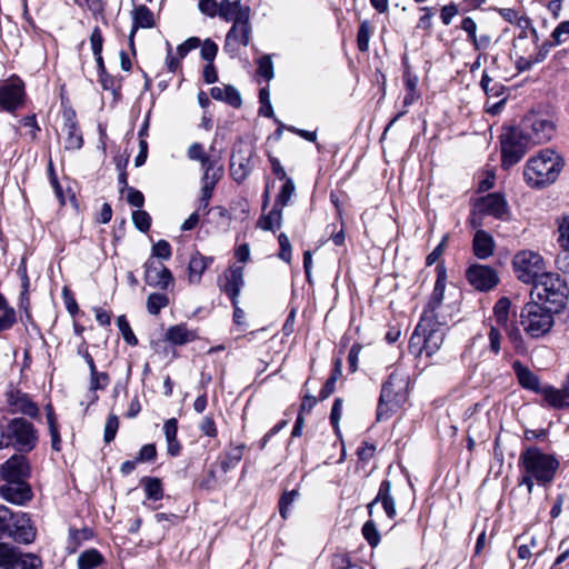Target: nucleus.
Returning <instances> with one entry per match:
<instances>
[{
    "instance_id": "5701e85b",
    "label": "nucleus",
    "mask_w": 569,
    "mask_h": 569,
    "mask_svg": "<svg viewBox=\"0 0 569 569\" xmlns=\"http://www.w3.org/2000/svg\"><path fill=\"white\" fill-rule=\"evenodd\" d=\"M425 311L421 315L420 322L416 327L409 340V352L418 359L417 367L422 363L423 351L427 348V326L423 325Z\"/></svg>"
},
{
    "instance_id": "e433bc0d",
    "label": "nucleus",
    "mask_w": 569,
    "mask_h": 569,
    "mask_svg": "<svg viewBox=\"0 0 569 569\" xmlns=\"http://www.w3.org/2000/svg\"><path fill=\"white\" fill-rule=\"evenodd\" d=\"M282 208L274 206L267 216L259 219L258 224L263 230H274L281 226Z\"/></svg>"
},
{
    "instance_id": "8fccbe9b",
    "label": "nucleus",
    "mask_w": 569,
    "mask_h": 569,
    "mask_svg": "<svg viewBox=\"0 0 569 569\" xmlns=\"http://www.w3.org/2000/svg\"><path fill=\"white\" fill-rule=\"evenodd\" d=\"M110 382V378L106 372L96 371L90 375V390H103Z\"/></svg>"
},
{
    "instance_id": "4c0bfd02",
    "label": "nucleus",
    "mask_w": 569,
    "mask_h": 569,
    "mask_svg": "<svg viewBox=\"0 0 569 569\" xmlns=\"http://www.w3.org/2000/svg\"><path fill=\"white\" fill-rule=\"evenodd\" d=\"M296 191V186L293 180L287 179L284 180V183L282 184L276 200V206L283 208L289 204L291 201V198L293 197Z\"/></svg>"
},
{
    "instance_id": "1a4fd4ad",
    "label": "nucleus",
    "mask_w": 569,
    "mask_h": 569,
    "mask_svg": "<svg viewBox=\"0 0 569 569\" xmlns=\"http://www.w3.org/2000/svg\"><path fill=\"white\" fill-rule=\"evenodd\" d=\"M9 422L12 447L20 452H29L39 441L38 430L24 418H13Z\"/></svg>"
},
{
    "instance_id": "cd10ccee",
    "label": "nucleus",
    "mask_w": 569,
    "mask_h": 569,
    "mask_svg": "<svg viewBox=\"0 0 569 569\" xmlns=\"http://www.w3.org/2000/svg\"><path fill=\"white\" fill-rule=\"evenodd\" d=\"M212 261L213 259L211 257L202 256L200 252L192 254L188 266L189 282L199 283L202 273L212 263Z\"/></svg>"
},
{
    "instance_id": "2f4dec72",
    "label": "nucleus",
    "mask_w": 569,
    "mask_h": 569,
    "mask_svg": "<svg viewBox=\"0 0 569 569\" xmlns=\"http://www.w3.org/2000/svg\"><path fill=\"white\" fill-rule=\"evenodd\" d=\"M166 338L173 345H184L196 339V333L186 325L172 326L167 330Z\"/></svg>"
},
{
    "instance_id": "603ef678",
    "label": "nucleus",
    "mask_w": 569,
    "mask_h": 569,
    "mask_svg": "<svg viewBox=\"0 0 569 569\" xmlns=\"http://www.w3.org/2000/svg\"><path fill=\"white\" fill-rule=\"evenodd\" d=\"M258 73L266 80H270L273 77V64L269 56H262L258 60Z\"/></svg>"
},
{
    "instance_id": "6e6552de",
    "label": "nucleus",
    "mask_w": 569,
    "mask_h": 569,
    "mask_svg": "<svg viewBox=\"0 0 569 569\" xmlns=\"http://www.w3.org/2000/svg\"><path fill=\"white\" fill-rule=\"evenodd\" d=\"M533 144L518 128H512L501 136L502 167L508 169L520 161Z\"/></svg>"
},
{
    "instance_id": "f3484780",
    "label": "nucleus",
    "mask_w": 569,
    "mask_h": 569,
    "mask_svg": "<svg viewBox=\"0 0 569 569\" xmlns=\"http://www.w3.org/2000/svg\"><path fill=\"white\" fill-rule=\"evenodd\" d=\"M0 496L10 503L21 506L31 500L32 490L27 481H14L1 485Z\"/></svg>"
},
{
    "instance_id": "72a5a7b5",
    "label": "nucleus",
    "mask_w": 569,
    "mask_h": 569,
    "mask_svg": "<svg viewBox=\"0 0 569 569\" xmlns=\"http://www.w3.org/2000/svg\"><path fill=\"white\" fill-rule=\"evenodd\" d=\"M437 271V280L433 287L432 291V303L435 306H439L442 302L443 299V292L446 288L447 282V269L442 263L437 264L436 267Z\"/></svg>"
},
{
    "instance_id": "6e6d98bb",
    "label": "nucleus",
    "mask_w": 569,
    "mask_h": 569,
    "mask_svg": "<svg viewBox=\"0 0 569 569\" xmlns=\"http://www.w3.org/2000/svg\"><path fill=\"white\" fill-rule=\"evenodd\" d=\"M298 492L296 490L284 492L279 501V512L283 519L289 515V506L295 501Z\"/></svg>"
},
{
    "instance_id": "bb28decb",
    "label": "nucleus",
    "mask_w": 569,
    "mask_h": 569,
    "mask_svg": "<svg viewBox=\"0 0 569 569\" xmlns=\"http://www.w3.org/2000/svg\"><path fill=\"white\" fill-rule=\"evenodd\" d=\"M512 368L521 387L540 393L542 387L539 379L528 367L517 360L512 363Z\"/></svg>"
},
{
    "instance_id": "c756f323",
    "label": "nucleus",
    "mask_w": 569,
    "mask_h": 569,
    "mask_svg": "<svg viewBox=\"0 0 569 569\" xmlns=\"http://www.w3.org/2000/svg\"><path fill=\"white\" fill-rule=\"evenodd\" d=\"M210 94L214 100L224 101L233 108H239L242 102L239 91L232 86L213 87Z\"/></svg>"
},
{
    "instance_id": "0eeeda50",
    "label": "nucleus",
    "mask_w": 569,
    "mask_h": 569,
    "mask_svg": "<svg viewBox=\"0 0 569 569\" xmlns=\"http://www.w3.org/2000/svg\"><path fill=\"white\" fill-rule=\"evenodd\" d=\"M519 129L532 144H539L553 137L556 123L551 114L531 111L523 117Z\"/></svg>"
},
{
    "instance_id": "4be33fe9",
    "label": "nucleus",
    "mask_w": 569,
    "mask_h": 569,
    "mask_svg": "<svg viewBox=\"0 0 569 569\" xmlns=\"http://www.w3.org/2000/svg\"><path fill=\"white\" fill-rule=\"evenodd\" d=\"M377 502L382 505L386 515L390 519L396 517V503L391 492V482L389 480H383L380 483L377 497L368 505L369 515H372V508Z\"/></svg>"
},
{
    "instance_id": "b1692460",
    "label": "nucleus",
    "mask_w": 569,
    "mask_h": 569,
    "mask_svg": "<svg viewBox=\"0 0 569 569\" xmlns=\"http://www.w3.org/2000/svg\"><path fill=\"white\" fill-rule=\"evenodd\" d=\"M226 283L223 284V291L230 297L232 305H236L237 298L244 283L243 280V267L232 266L226 273Z\"/></svg>"
},
{
    "instance_id": "2eb2a0df",
    "label": "nucleus",
    "mask_w": 569,
    "mask_h": 569,
    "mask_svg": "<svg viewBox=\"0 0 569 569\" xmlns=\"http://www.w3.org/2000/svg\"><path fill=\"white\" fill-rule=\"evenodd\" d=\"M469 283L477 290L488 291L498 284L499 278L496 270L483 264H473L467 270Z\"/></svg>"
},
{
    "instance_id": "f704fd0d",
    "label": "nucleus",
    "mask_w": 569,
    "mask_h": 569,
    "mask_svg": "<svg viewBox=\"0 0 569 569\" xmlns=\"http://www.w3.org/2000/svg\"><path fill=\"white\" fill-rule=\"evenodd\" d=\"M231 174L236 181H242L250 171L249 158L233 154L230 162Z\"/></svg>"
},
{
    "instance_id": "20e7f679",
    "label": "nucleus",
    "mask_w": 569,
    "mask_h": 569,
    "mask_svg": "<svg viewBox=\"0 0 569 569\" xmlns=\"http://www.w3.org/2000/svg\"><path fill=\"white\" fill-rule=\"evenodd\" d=\"M547 305L555 313L560 312L569 299L566 281L557 273H543L532 288L531 295Z\"/></svg>"
},
{
    "instance_id": "f8f14e48",
    "label": "nucleus",
    "mask_w": 569,
    "mask_h": 569,
    "mask_svg": "<svg viewBox=\"0 0 569 569\" xmlns=\"http://www.w3.org/2000/svg\"><path fill=\"white\" fill-rule=\"evenodd\" d=\"M24 86L18 77H11L0 83V109L14 112L24 103Z\"/></svg>"
},
{
    "instance_id": "f257e3e1",
    "label": "nucleus",
    "mask_w": 569,
    "mask_h": 569,
    "mask_svg": "<svg viewBox=\"0 0 569 569\" xmlns=\"http://www.w3.org/2000/svg\"><path fill=\"white\" fill-rule=\"evenodd\" d=\"M521 470L520 486H526L528 493L538 486L548 487L555 480L560 462L553 455L545 453L536 446L526 447L519 456Z\"/></svg>"
},
{
    "instance_id": "7ed1b4c3",
    "label": "nucleus",
    "mask_w": 569,
    "mask_h": 569,
    "mask_svg": "<svg viewBox=\"0 0 569 569\" xmlns=\"http://www.w3.org/2000/svg\"><path fill=\"white\" fill-rule=\"evenodd\" d=\"M409 379L402 372H392L382 385L377 408L378 421L389 419L408 400Z\"/></svg>"
},
{
    "instance_id": "dca6fc26",
    "label": "nucleus",
    "mask_w": 569,
    "mask_h": 569,
    "mask_svg": "<svg viewBox=\"0 0 569 569\" xmlns=\"http://www.w3.org/2000/svg\"><path fill=\"white\" fill-rule=\"evenodd\" d=\"M144 281L150 287L167 289L173 282V277L161 262L149 259L144 263Z\"/></svg>"
},
{
    "instance_id": "bf43d9fd",
    "label": "nucleus",
    "mask_w": 569,
    "mask_h": 569,
    "mask_svg": "<svg viewBox=\"0 0 569 569\" xmlns=\"http://www.w3.org/2000/svg\"><path fill=\"white\" fill-rule=\"evenodd\" d=\"M152 256L160 259H169L171 257V246L166 240H159L152 247Z\"/></svg>"
},
{
    "instance_id": "ddd939ff",
    "label": "nucleus",
    "mask_w": 569,
    "mask_h": 569,
    "mask_svg": "<svg viewBox=\"0 0 569 569\" xmlns=\"http://www.w3.org/2000/svg\"><path fill=\"white\" fill-rule=\"evenodd\" d=\"M4 396L10 413H21L30 418H37L39 416V407L30 399L28 393L10 386Z\"/></svg>"
},
{
    "instance_id": "c9c22d12",
    "label": "nucleus",
    "mask_w": 569,
    "mask_h": 569,
    "mask_svg": "<svg viewBox=\"0 0 569 569\" xmlns=\"http://www.w3.org/2000/svg\"><path fill=\"white\" fill-rule=\"evenodd\" d=\"M103 561L102 555L96 549H89L80 553L78 558L79 569H93Z\"/></svg>"
},
{
    "instance_id": "c03bdc74",
    "label": "nucleus",
    "mask_w": 569,
    "mask_h": 569,
    "mask_svg": "<svg viewBox=\"0 0 569 569\" xmlns=\"http://www.w3.org/2000/svg\"><path fill=\"white\" fill-rule=\"evenodd\" d=\"M372 33V28L369 21L365 20L360 23L358 34H357V46L358 49L362 52L368 51L369 49V40Z\"/></svg>"
},
{
    "instance_id": "a878e982",
    "label": "nucleus",
    "mask_w": 569,
    "mask_h": 569,
    "mask_svg": "<svg viewBox=\"0 0 569 569\" xmlns=\"http://www.w3.org/2000/svg\"><path fill=\"white\" fill-rule=\"evenodd\" d=\"M540 393L543 396L548 405L555 409L569 407V389L566 385L561 389H557L551 386H545L542 387Z\"/></svg>"
},
{
    "instance_id": "49530a36",
    "label": "nucleus",
    "mask_w": 569,
    "mask_h": 569,
    "mask_svg": "<svg viewBox=\"0 0 569 569\" xmlns=\"http://www.w3.org/2000/svg\"><path fill=\"white\" fill-rule=\"evenodd\" d=\"M117 325L124 341L130 346H136L138 343V339L134 336L127 318L124 316H119L117 319Z\"/></svg>"
},
{
    "instance_id": "4468645a",
    "label": "nucleus",
    "mask_w": 569,
    "mask_h": 569,
    "mask_svg": "<svg viewBox=\"0 0 569 569\" xmlns=\"http://www.w3.org/2000/svg\"><path fill=\"white\" fill-rule=\"evenodd\" d=\"M0 475L4 483L27 481L30 475L27 458L22 455H13L0 466Z\"/></svg>"
},
{
    "instance_id": "39448f33",
    "label": "nucleus",
    "mask_w": 569,
    "mask_h": 569,
    "mask_svg": "<svg viewBox=\"0 0 569 569\" xmlns=\"http://www.w3.org/2000/svg\"><path fill=\"white\" fill-rule=\"evenodd\" d=\"M37 535L31 519L26 512H13L6 506H0V538L7 537L18 543L29 545Z\"/></svg>"
},
{
    "instance_id": "473e14b6",
    "label": "nucleus",
    "mask_w": 569,
    "mask_h": 569,
    "mask_svg": "<svg viewBox=\"0 0 569 569\" xmlns=\"http://www.w3.org/2000/svg\"><path fill=\"white\" fill-rule=\"evenodd\" d=\"M480 87L488 98H499L503 96L506 87L498 80L489 76L485 70L480 80Z\"/></svg>"
},
{
    "instance_id": "338daca9",
    "label": "nucleus",
    "mask_w": 569,
    "mask_h": 569,
    "mask_svg": "<svg viewBox=\"0 0 569 569\" xmlns=\"http://www.w3.org/2000/svg\"><path fill=\"white\" fill-rule=\"evenodd\" d=\"M91 48L94 56H99L102 51V36L99 28H94L90 36Z\"/></svg>"
},
{
    "instance_id": "aec40b11",
    "label": "nucleus",
    "mask_w": 569,
    "mask_h": 569,
    "mask_svg": "<svg viewBox=\"0 0 569 569\" xmlns=\"http://www.w3.org/2000/svg\"><path fill=\"white\" fill-rule=\"evenodd\" d=\"M132 28L129 34V43L131 49L134 47V34L138 31L139 28L150 29L153 28L154 22V16L152 11L147 8L144 4H140L136 7L132 12Z\"/></svg>"
},
{
    "instance_id": "a211bd4d",
    "label": "nucleus",
    "mask_w": 569,
    "mask_h": 569,
    "mask_svg": "<svg viewBox=\"0 0 569 569\" xmlns=\"http://www.w3.org/2000/svg\"><path fill=\"white\" fill-rule=\"evenodd\" d=\"M218 16L224 21H231L233 24H239L250 21V8L248 6H242L240 0H222L220 1Z\"/></svg>"
},
{
    "instance_id": "79ce46f5",
    "label": "nucleus",
    "mask_w": 569,
    "mask_h": 569,
    "mask_svg": "<svg viewBox=\"0 0 569 569\" xmlns=\"http://www.w3.org/2000/svg\"><path fill=\"white\" fill-rule=\"evenodd\" d=\"M510 306H511V302L506 297L500 298L496 302L495 308H493V313H495L498 325H500V326L507 325Z\"/></svg>"
},
{
    "instance_id": "393cba45",
    "label": "nucleus",
    "mask_w": 569,
    "mask_h": 569,
    "mask_svg": "<svg viewBox=\"0 0 569 569\" xmlns=\"http://www.w3.org/2000/svg\"><path fill=\"white\" fill-rule=\"evenodd\" d=\"M480 210L498 219H505L508 213V204L501 194L490 193L481 199Z\"/></svg>"
},
{
    "instance_id": "3c124183",
    "label": "nucleus",
    "mask_w": 569,
    "mask_h": 569,
    "mask_svg": "<svg viewBox=\"0 0 569 569\" xmlns=\"http://www.w3.org/2000/svg\"><path fill=\"white\" fill-rule=\"evenodd\" d=\"M119 428V418L116 415H109L104 426V441L107 443L111 442Z\"/></svg>"
},
{
    "instance_id": "c85d7f7f",
    "label": "nucleus",
    "mask_w": 569,
    "mask_h": 569,
    "mask_svg": "<svg viewBox=\"0 0 569 569\" xmlns=\"http://www.w3.org/2000/svg\"><path fill=\"white\" fill-rule=\"evenodd\" d=\"M495 241L485 230H478L473 237V251L479 259H487L493 253Z\"/></svg>"
},
{
    "instance_id": "13d9d810",
    "label": "nucleus",
    "mask_w": 569,
    "mask_h": 569,
    "mask_svg": "<svg viewBox=\"0 0 569 569\" xmlns=\"http://www.w3.org/2000/svg\"><path fill=\"white\" fill-rule=\"evenodd\" d=\"M198 8L203 14L213 18L219 13L220 2H217L216 0H200Z\"/></svg>"
},
{
    "instance_id": "69168bd1",
    "label": "nucleus",
    "mask_w": 569,
    "mask_h": 569,
    "mask_svg": "<svg viewBox=\"0 0 569 569\" xmlns=\"http://www.w3.org/2000/svg\"><path fill=\"white\" fill-rule=\"evenodd\" d=\"M157 456V450L154 445H144L140 451L139 456L137 458V461L143 462V461H152Z\"/></svg>"
},
{
    "instance_id": "864d4df0",
    "label": "nucleus",
    "mask_w": 569,
    "mask_h": 569,
    "mask_svg": "<svg viewBox=\"0 0 569 569\" xmlns=\"http://www.w3.org/2000/svg\"><path fill=\"white\" fill-rule=\"evenodd\" d=\"M569 38V20L563 21L558 24V27L552 31L551 39L553 40V44H561Z\"/></svg>"
},
{
    "instance_id": "f03ea898",
    "label": "nucleus",
    "mask_w": 569,
    "mask_h": 569,
    "mask_svg": "<svg viewBox=\"0 0 569 569\" xmlns=\"http://www.w3.org/2000/svg\"><path fill=\"white\" fill-rule=\"evenodd\" d=\"M563 166V158L559 153L543 149L528 159L523 169L525 181L531 188H546L558 179Z\"/></svg>"
},
{
    "instance_id": "5fc2aeb1",
    "label": "nucleus",
    "mask_w": 569,
    "mask_h": 569,
    "mask_svg": "<svg viewBox=\"0 0 569 569\" xmlns=\"http://www.w3.org/2000/svg\"><path fill=\"white\" fill-rule=\"evenodd\" d=\"M132 221L140 231H147L150 228L151 218L148 212L137 210L132 213Z\"/></svg>"
},
{
    "instance_id": "774afa93",
    "label": "nucleus",
    "mask_w": 569,
    "mask_h": 569,
    "mask_svg": "<svg viewBox=\"0 0 569 569\" xmlns=\"http://www.w3.org/2000/svg\"><path fill=\"white\" fill-rule=\"evenodd\" d=\"M16 322V315L13 309L6 310L0 316V332L10 329Z\"/></svg>"
},
{
    "instance_id": "09e8293b",
    "label": "nucleus",
    "mask_w": 569,
    "mask_h": 569,
    "mask_svg": "<svg viewBox=\"0 0 569 569\" xmlns=\"http://www.w3.org/2000/svg\"><path fill=\"white\" fill-rule=\"evenodd\" d=\"M362 535L368 543L372 547L377 546L380 541V535L376 528V525L371 520L365 522L362 527Z\"/></svg>"
},
{
    "instance_id": "680f3d73",
    "label": "nucleus",
    "mask_w": 569,
    "mask_h": 569,
    "mask_svg": "<svg viewBox=\"0 0 569 569\" xmlns=\"http://www.w3.org/2000/svg\"><path fill=\"white\" fill-rule=\"evenodd\" d=\"M199 46L200 40L196 37H191L177 48V53L180 56V59H183L191 50L198 48Z\"/></svg>"
},
{
    "instance_id": "412c9836",
    "label": "nucleus",
    "mask_w": 569,
    "mask_h": 569,
    "mask_svg": "<svg viewBox=\"0 0 569 569\" xmlns=\"http://www.w3.org/2000/svg\"><path fill=\"white\" fill-rule=\"evenodd\" d=\"M459 28L467 34V41L471 42L476 50H486L491 44V37L487 33L477 34V23L471 17H465Z\"/></svg>"
},
{
    "instance_id": "052dcab7",
    "label": "nucleus",
    "mask_w": 569,
    "mask_h": 569,
    "mask_svg": "<svg viewBox=\"0 0 569 569\" xmlns=\"http://www.w3.org/2000/svg\"><path fill=\"white\" fill-rule=\"evenodd\" d=\"M279 246H280V252L279 257L286 261L290 262L291 260V244L289 241V238L284 233H280L278 237Z\"/></svg>"
},
{
    "instance_id": "a19ab883",
    "label": "nucleus",
    "mask_w": 569,
    "mask_h": 569,
    "mask_svg": "<svg viewBox=\"0 0 569 569\" xmlns=\"http://www.w3.org/2000/svg\"><path fill=\"white\" fill-rule=\"evenodd\" d=\"M142 482L144 485L146 496L149 499L159 500L162 498V483L158 478H144Z\"/></svg>"
},
{
    "instance_id": "37998d69",
    "label": "nucleus",
    "mask_w": 569,
    "mask_h": 569,
    "mask_svg": "<svg viewBox=\"0 0 569 569\" xmlns=\"http://www.w3.org/2000/svg\"><path fill=\"white\" fill-rule=\"evenodd\" d=\"M557 226L559 232L558 243L563 250L569 251V216L559 217Z\"/></svg>"
},
{
    "instance_id": "4d7b16f0",
    "label": "nucleus",
    "mask_w": 569,
    "mask_h": 569,
    "mask_svg": "<svg viewBox=\"0 0 569 569\" xmlns=\"http://www.w3.org/2000/svg\"><path fill=\"white\" fill-rule=\"evenodd\" d=\"M459 13L458 6L453 2L446 4L440 10V19L445 26H449L453 18Z\"/></svg>"
},
{
    "instance_id": "7c9ffc66",
    "label": "nucleus",
    "mask_w": 569,
    "mask_h": 569,
    "mask_svg": "<svg viewBox=\"0 0 569 569\" xmlns=\"http://www.w3.org/2000/svg\"><path fill=\"white\" fill-rule=\"evenodd\" d=\"M63 130L66 132V149L79 150L83 144V138L77 122L72 118H68Z\"/></svg>"
},
{
    "instance_id": "6ab92c4d",
    "label": "nucleus",
    "mask_w": 569,
    "mask_h": 569,
    "mask_svg": "<svg viewBox=\"0 0 569 569\" xmlns=\"http://www.w3.org/2000/svg\"><path fill=\"white\" fill-rule=\"evenodd\" d=\"M251 26L250 21L232 24L226 36L224 50L229 52L238 51L240 46H248L250 41Z\"/></svg>"
},
{
    "instance_id": "423d86ee",
    "label": "nucleus",
    "mask_w": 569,
    "mask_h": 569,
    "mask_svg": "<svg viewBox=\"0 0 569 569\" xmlns=\"http://www.w3.org/2000/svg\"><path fill=\"white\" fill-rule=\"evenodd\" d=\"M555 311L539 303H527L520 313V322L525 331L532 338H540L548 333L553 326Z\"/></svg>"
},
{
    "instance_id": "58836bf2",
    "label": "nucleus",
    "mask_w": 569,
    "mask_h": 569,
    "mask_svg": "<svg viewBox=\"0 0 569 569\" xmlns=\"http://www.w3.org/2000/svg\"><path fill=\"white\" fill-rule=\"evenodd\" d=\"M187 156L190 160L199 161L201 167H206L213 162L211 158L206 153L203 146L199 142H193L188 148Z\"/></svg>"
},
{
    "instance_id": "a18cd8bd",
    "label": "nucleus",
    "mask_w": 569,
    "mask_h": 569,
    "mask_svg": "<svg viewBox=\"0 0 569 569\" xmlns=\"http://www.w3.org/2000/svg\"><path fill=\"white\" fill-rule=\"evenodd\" d=\"M203 169V177H202V184L216 187L217 182L220 180V178L223 174V170L221 167L214 168V162L202 167Z\"/></svg>"
},
{
    "instance_id": "9b49d317",
    "label": "nucleus",
    "mask_w": 569,
    "mask_h": 569,
    "mask_svg": "<svg viewBox=\"0 0 569 569\" xmlns=\"http://www.w3.org/2000/svg\"><path fill=\"white\" fill-rule=\"evenodd\" d=\"M41 560L31 553L22 555L20 549L0 541V569H40Z\"/></svg>"
},
{
    "instance_id": "e2e57ef3",
    "label": "nucleus",
    "mask_w": 569,
    "mask_h": 569,
    "mask_svg": "<svg viewBox=\"0 0 569 569\" xmlns=\"http://www.w3.org/2000/svg\"><path fill=\"white\" fill-rule=\"evenodd\" d=\"M217 51V44L211 40H206L201 47V57L210 63L214 60Z\"/></svg>"
},
{
    "instance_id": "9d476101",
    "label": "nucleus",
    "mask_w": 569,
    "mask_h": 569,
    "mask_svg": "<svg viewBox=\"0 0 569 569\" xmlns=\"http://www.w3.org/2000/svg\"><path fill=\"white\" fill-rule=\"evenodd\" d=\"M515 272L523 283H532L533 286L543 274V260L540 254L533 251H521L517 253L512 261Z\"/></svg>"
},
{
    "instance_id": "de8ad7c7",
    "label": "nucleus",
    "mask_w": 569,
    "mask_h": 569,
    "mask_svg": "<svg viewBox=\"0 0 569 569\" xmlns=\"http://www.w3.org/2000/svg\"><path fill=\"white\" fill-rule=\"evenodd\" d=\"M446 325L440 323V327L437 329H429V356L431 355V350H438L445 339Z\"/></svg>"
},
{
    "instance_id": "0e129e2a",
    "label": "nucleus",
    "mask_w": 569,
    "mask_h": 569,
    "mask_svg": "<svg viewBox=\"0 0 569 569\" xmlns=\"http://www.w3.org/2000/svg\"><path fill=\"white\" fill-rule=\"evenodd\" d=\"M488 337H489L490 350L492 352H495L496 355L499 353V351L501 349V336H500L499 330L495 327H491Z\"/></svg>"
},
{
    "instance_id": "ea45409f",
    "label": "nucleus",
    "mask_w": 569,
    "mask_h": 569,
    "mask_svg": "<svg viewBox=\"0 0 569 569\" xmlns=\"http://www.w3.org/2000/svg\"><path fill=\"white\" fill-rule=\"evenodd\" d=\"M169 305V298L163 293H151L147 299V309L151 315H158Z\"/></svg>"
}]
</instances>
